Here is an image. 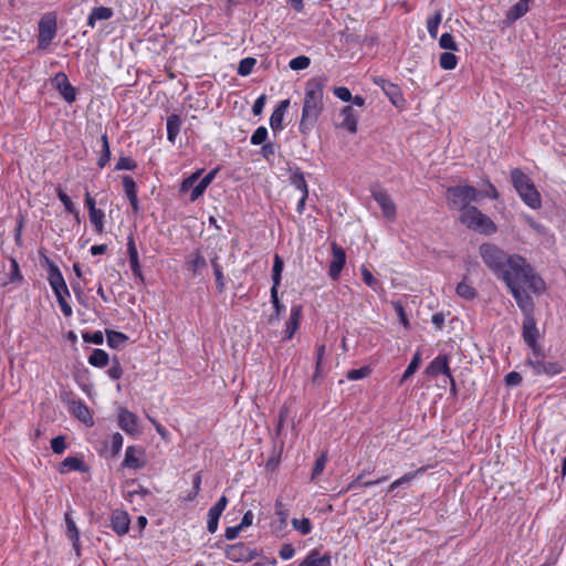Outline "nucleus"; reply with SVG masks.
Instances as JSON below:
<instances>
[{
    "label": "nucleus",
    "mask_w": 566,
    "mask_h": 566,
    "mask_svg": "<svg viewBox=\"0 0 566 566\" xmlns=\"http://www.w3.org/2000/svg\"><path fill=\"white\" fill-rule=\"evenodd\" d=\"M479 252L484 264L505 283L518 307L530 314L534 307L531 294H539L545 290L544 281L532 265L525 258L507 254L493 243H483Z\"/></svg>",
    "instance_id": "f257e3e1"
},
{
    "label": "nucleus",
    "mask_w": 566,
    "mask_h": 566,
    "mask_svg": "<svg viewBox=\"0 0 566 566\" xmlns=\"http://www.w3.org/2000/svg\"><path fill=\"white\" fill-rule=\"evenodd\" d=\"M448 205L460 213L471 208V202H479L483 198L497 199L499 192L495 187L486 181L482 187L475 188L469 185L449 187L446 191Z\"/></svg>",
    "instance_id": "f03ea898"
},
{
    "label": "nucleus",
    "mask_w": 566,
    "mask_h": 566,
    "mask_svg": "<svg viewBox=\"0 0 566 566\" xmlns=\"http://www.w3.org/2000/svg\"><path fill=\"white\" fill-rule=\"evenodd\" d=\"M324 86L319 81L311 80L306 83L305 97L300 122V132L308 134L317 122L323 104Z\"/></svg>",
    "instance_id": "7ed1b4c3"
},
{
    "label": "nucleus",
    "mask_w": 566,
    "mask_h": 566,
    "mask_svg": "<svg viewBox=\"0 0 566 566\" xmlns=\"http://www.w3.org/2000/svg\"><path fill=\"white\" fill-rule=\"evenodd\" d=\"M459 220L468 229L490 235L496 232V224L476 207L467 208L459 214Z\"/></svg>",
    "instance_id": "20e7f679"
},
{
    "label": "nucleus",
    "mask_w": 566,
    "mask_h": 566,
    "mask_svg": "<svg viewBox=\"0 0 566 566\" xmlns=\"http://www.w3.org/2000/svg\"><path fill=\"white\" fill-rule=\"evenodd\" d=\"M511 179L514 188L522 200L533 209L541 207V196L531 179L520 169L511 171Z\"/></svg>",
    "instance_id": "39448f33"
},
{
    "label": "nucleus",
    "mask_w": 566,
    "mask_h": 566,
    "mask_svg": "<svg viewBox=\"0 0 566 566\" xmlns=\"http://www.w3.org/2000/svg\"><path fill=\"white\" fill-rule=\"evenodd\" d=\"M56 34V14L49 12L42 15L39 22L38 46L45 49Z\"/></svg>",
    "instance_id": "423d86ee"
},
{
    "label": "nucleus",
    "mask_w": 566,
    "mask_h": 566,
    "mask_svg": "<svg viewBox=\"0 0 566 566\" xmlns=\"http://www.w3.org/2000/svg\"><path fill=\"white\" fill-rule=\"evenodd\" d=\"M535 375L555 376L562 371V366L556 361H546L539 355L535 354L534 358L528 360Z\"/></svg>",
    "instance_id": "0eeeda50"
},
{
    "label": "nucleus",
    "mask_w": 566,
    "mask_h": 566,
    "mask_svg": "<svg viewBox=\"0 0 566 566\" xmlns=\"http://www.w3.org/2000/svg\"><path fill=\"white\" fill-rule=\"evenodd\" d=\"M373 198L381 208L384 217L389 220H394L396 217V205L391 197L381 189L373 190Z\"/></svg>",
    "instance_id": "6e6552de"
},
{
    "label": "nucleus",
    "mask_w": 566,
    "mask_h": 566,
    "mask_svg": "<svg viewBox=\"0 0 566 566\" xmlns=\"http://www.w3.org/2000/svg\"><path fill=\"white\" fill-rule=\"evenodd\" d=\"M118 426L130 436L139 433L137 416L126 408L118 410Z\"/></svg>",
    "instance_id": "1a4fd4ad"
},
{
    "label": "nucleus",
    "mask_w": 566,
    "mask_h": 566,
    "mask_svg": "<svg viewBox=\"0 0 566 566\" xmlns=\"http://www.w3.org/2000/svg\"><path fill=\"white\" fill-rule=\"evenodd\" d=\"M333 259L329 264L328 274L333 280H337L346 262L345 250L336 244H332Z\"/></svg>",
    "instance_id": "9d476101"
},
{
    "label": "nucleus",
    "mask_w": 566,
    "mask_h": 566,
    "mask_svg": "<svg viewBox=\"0 0 566 566\" xmlns=\"http://www.w3.org/2000/svg\"><path fill=\"white\" fill-rule=\"evenodd\" d=\"M53 85L59 90L61 95L64 97V99L69 103H72L75 101V90L69 82L67 76L60 72L57 73L53 81Z\"/></svg>",
    "instance_id": "9b49d317"
},
{
    "label": "nucleus",
    "mask_w": 566,
    "mask_h": 566,
    "mask_svg": "<svg viewBox=\"0 0 566 566\" xmlns=\"http://www.w3.org/2000/svg\"><path fill=\"white\" fill-rule=\"evenodd\" d=\"M145 465L144 451L135 446H129L125 452L123 467L129 469H140Z\"/></svg>",
    "instance_id": "f8f14e48"
},
{
    "label": "nucleus",
    "mask_w": 566,
    "mask_h": 566,
    "mask_svg": "<svg viewBox=\"0 0 566 566\" xmlns=\"http://www.w3.org/2000/svg\"><path fill=\"white\" fill-rule=\"evenodd\" d=\"M427 373L433 376L442 374L450 379V384L454 386V379L451 376V370L449 368L448 358L444 355H440L436 357L427 368Z\"/></svg>",
    "instance_id": "ddd939ff"
},
{
    "label": "nucleus",
    "mask_w": 566,
    "mask_h": 566,
    "mask_svg": "<svg viewBox=\"0 0 566 566\" xmlns=\"http://www.w3.org/2000/svg\"><path fill=\"white\" fill-rule=\"evenodd\" d=\"M130 520L128 514L120 510H115L111 516V526L118 535H124L129 530Z\"/></svg>",
    "instance_id": "4468645a"
},
{
    "label": "nucleus",
    "mask_w": 566,
    "mask_h": 566,
    "mask_svg": "<svg viewBox=\"0 0 566 566\" xmlns=\"http://www.w3.org/2000/svg\"><path fill=\"white\" fill-rule=\"evenodd\" d=\"M226 555L228 559L233 562L250 560L252 558L250 549L242 543L229 545L226 548Z\"/></svg>",
    "instance_id": "2eb2a0df"
},
{
    "label": "nucleus",
    "mask_w": 566,
    "mask_h": 566,
    "mask_svg": "<svg viewBox=\"0 0 566 566\" xmlns=\"http://www.w3.org/2000/svg\"><path fill=\"white\" fill-rule=\"evenodd\" d=\"M342 122L339 126L350 134H355L357 132V122L358 115L355 113L352 106H345L340 111Z\"/></svg>",
    "instance_id": "dca6fc26"
},
{
    "label": "nucleus",
    "mask_w": 566,
    "mask_h": 566,
    "mask_svg": "<svg viewBox=\"0 0 566 566\" xmlns=\"http://www.w3.org/2000/svg\"><path fill=\"white\" fill-rule=\"evenodd\" d=\"M533 0H520L517 3H515L507 12L505 17V22L507 24H511L525 15L530 10V3Z\"/></svg>",
    "instance_id": "f3484780"
},
{
    "label": "nucleus",
    "mask_w": 566,
    "mask_h": 566,
    "mask_svg": "<svg viewBox=\"0 0 566 566\" xmlns=\"http://www.w3.org/2000/svg\"><path fill=\"white\" fill-rule=\"evenodd\" d=\"M49 283L53 292L64 291L66 295H70L65 280L57 266L51 265L49 271Z\"/></svg>",
    "instance_id": "a211bd4d"
},
{
    "label": "nucleus",
    "mask_w": 566,
    "mask_h": 566,
    "mask_svg": "<svg viewBox=\"0 0 566 566\" xmlns=\"http://www.w3.org/2000/svg\"><path fill=\"white\" fill-rule=\"evenodd\" d=\"M301 316H302V305L294 304L291 307V314H290L289 321L286 323V329H285L286 338H289V339L292 338L293 335L295 334V332L297 331L300 321H301Z\"/></svg>",
    "instance_id": "6ab92c4d"
},
{
    "label": "nucleus",
    "mask_w": 566,
    "mask_h": 566,
    "mask_svg": "<svg viewBox=\"0 0 566 566\" xmlns=\"http://www.w3.org/2000/svg\"><path fill=\"white\" fill-rule=\"evenodd\" d=\"M289 106H290V99H283L280 102L279 106L272 113V115L270 117V126L274 132L282 129L283 117H284V114L287 111Z\"/></svg>",
    "instance_id": "aec40b11"
},
{
    "label": "nucleus",
    "mask_w": 566,
    "mask_h": 566,
    "mask_svg": "<svg viewBox=\"0 0 566 566\" xmlns=\"http://www.w3.org/2000/svg\"><path fill=\"white\" fill-rule=\"evenodd\" d=\"M127 251L129 255L130 269L136 277L143 279L140 263L138 259V251L134 238L130 235L127 242Z\"/></svg>",
    "instance_id": "412c9836"
},
{
    "label": "nucleus",
    "mask_w": 566,
    "mask_h": 566,
    "mask_svg": "<svg viewBox=\"0 0 566 566\" xmlns=\"http://www.w3.org/2000/svg\"><path fill=\"white\" fill-rule=\"evenodd\" d=\"M206 259L200 254L199 251L192 252L187 261V269L193 275H199L203 269H206Z\"/></svg>",
    "instance_id": "4be33fe9"
},
{
    "label": "nucleus",
    "mask_w": 566,
    "mask_h": 566,
    "mask_svg": "<svg viewBox=\"0 0 566 566\" xmlns=\"http://www.w3.org/2000/svg\"><path fill=\"white\" fill-rule=\"evenodd\" d=\"M375 83L377 85L381 86L382 91L390 98V101L394 105H399V103L402 101V97L399 92V88L396 85H394L382 78L375 80Z\"/></svg>",
    "instance_id": "5701e85b"
},
{
    "label": "nucleus",
    "mask_w": 566,
    "mask_h": 566,
    "mask_svg": "<svg viewBox=\"0 0 566 566\" xmlns=\"http://www.w3.org/2000/svg\"><path fill=\"white\" fill-rule=\"evenodd\" d=\"M123 186H124V190L129 199L133 210L135 212L138 211V199H137L136 184H135L134 179L129 176H124L123 177Z\"/></svg>",
    "instance_id": "b1692460"
},
{
    "label": "nucleus",
    "mask_w": 566,
    "mask_h": 566,
    "mask_svg": "<svg viewBox=\"0 0 566 566\" xmlns=\"http://www.w3.org/2000/svg\"><path fill=\"white\" fill-rule=\"evenodd\" d=\"M217 174V170H212L209 174H207L192 189L190 193V201H196L199 197L203 195L207 187L211 184V181L214 179Z\"/></svg>",
    "instance_id": "393cba45"
},
{
    "label": "nucleus",
    "mask_w": 566,
    "mask_h": 566,
    "mask_svg": "<svg viewBox=\"0 0 566 566\" xmlns=\"http://www.w3.org/2000/svg\"><path fill=\"white\" fill-rule=\"evenodd\" d=\"M329 555H319L317 551L311 552L298 566H329Z\"/></svg>",
    "instance_id": "a878e982"
},
{
    "label": "nucleus",
    "mask_w": 566,
    "mask_h": 566,
    "mask_svg": "<svg viewBox=\"0 0 566 566\" xmlns=\"http://www.w3.org/2000/svg\"><path fill=\"white\" fill-rule=\"evenodd\" d=\"M113 17V10L111 8H107V7H97V8H94L91 12V14L88 15V19H87V25L90 28H94L95 27V22L97 20H108Z\"/></svg>",
    "instance_id": "bb28decb"
},
{
    "label": "nucleus",
    "mask_w": 566,
    "mask_h": 566,
    "mask_svg": "<svg viewBox=\"0 0 566 566\" xmlns=\"http://www.w3.org/2000/svg\"><path fill=\"white\" fill-rule=\"evenodd\" d=\"M537 336V328L532 317H527L523 325V338L526 344L534 347Z\"/></svg>",
    "instance_id": "cd10ccee"
},
{
    "label": "nucleus",
    "mask_w": 566,
    "mask_h": 566,
    "mask_svg": "<svg viewBox=\"0 0 566 566\" xmlns=\"http://www.w3.org/2000/svg\"><path fill=\"white\" fill-rule=\"evenodd\" d=\"M180 125L181 120L178 115L172 114L167 118V138L170 143H175Z\"/></svg>",
    "instance_id": "c85d7f7f"
},
{
    "label": "nucleus",
    "mask_w": 566,
    "mask_h": 566,
    "mask_svg": "<svg viewBox=\"0 0 566 566\" xmlns=\"http://www.w3.org/2000/svg\"><path fill=\"white\" fill-rule=\"evenodd\" d=\"M65 522H66V528H67L69 536H70L71 541L73 542V547H74L76 554L78 555L80 554V545H78L80 534H78V530H77L74 521L71 518L69 513L65 514Z\"/></svg>",
    "instance_id": "c756f323"
},
{
    "label": "nucleus",
    "mask_w": 566,
    "mask_h": 566,
    "mask_svg": "<svg viewBox=\"0 0 566 566\" xmlns=\"http://www.w3.org/2000/svg\"><path fill=\"white\" fill-rule=\"evenodd\" d=\"M83 461L76 457H67L65 458L60 465V473L64 474L69 471H82L83 470Z\"/></svg>",
    "instance_id": "7c9ffc66"
},
{
    "label": "nucleus",
    "mask_w": 566,
    "mask_h": 566,
    "mask_svg": "<svg viewBox=\"0 0 566 566\" xmlns=\"http://www.w3.org/2000/svg\"><path fill=\"white\" fill-rule=\"evenodd\" d=\"M109 361L108 354L103 349H94L93 353L88 357V363L98 368L105 367Z\"/></svg>",
    "instance_id": "2f4dec72"
},
{
    "label": "nucleus",
    "mask_w": 566,
    "mask_h": 566,
    "mask_svg": "<svg viewBox=\"0 0 566 566\" xmlns=\"http://www.w3.org/2000/svg\"><path fill=\"white\" fill-rule=\"evenodd\" d=\"M423 471H424V469L420 468L417 471L406 473L405 475H402L399 479L395 480L389 485L388 492H391L392 490H395V489H397V488H399L401 485L411 483L418 475L422 474Z\"/></svg>",
    "instance_id": "473e14b6"
},
{
    "label": "nucleus",
    "mask_w": 566,
    "mask_h": 566,
    "mask_svg": "<svg viewBox=\"0 0 566 566\" xmlns=\"http://www.w3.org/2000/svg\"><path fill=\"white\" fill-rule=\"evenodd\" d=\"M291 185L295 187L301 193L308 196L307 184L303 172L295 171L290 177Z\"/></svg>",
    "instance_id": "72a5a7b5"
},
{
    "label": "nucleus",
    "mask_w": 566,
    "mask_h": 566,
    "mask_svg": "<svg viewBox=\"0 0 566 566\" xmlns=\"http://www.w3.org/2000/svg\"><path fill=\"white\" fill-rule=\"evenodd\" d=\"M106 335H107V344L112 348H119L127 340V336L120 332L107 331Z\"/></svg>",
    "instance_id": "f704fd0d"
},
{
    "label": "nucleus",
    "mask_w": 566,
    "mask_h": 566,
    "mask_svg": "<svg viewBox=\"0 0 566 566\" xmlns=\"http://www.w3.org/2000/svg\"><path fill=\"white\" fill-rule=\"evenodd\" d=\"M90 221L95 227L97 233H102L104 231V218L105 213L101 209H96L88 212Z\"/></svg>",
    "instance_id": "c9c22d12"
},
{
    "label": "nucleus",
    "mask_w": 566,
    "mask_h": 566,
    "mask_svg": "<svg viewBox=\"0 0 566 566\" xmlns=\"http://www.w3.org/2000/svg\"><path fill=\"white\" fill-rule=\"evenodd\" d=\"M439 64L443 70H453L458 64V57L452 52H444L439 57Z\"/></svg>",
    "instance_id": "e433bc0d"
},
{
    "label": "nucleus",
    "mask_w": 566,
    "mask_h": 566,
    "mask_svg": "<svg viewBox=\"0 0 566 566\" xmlns=\"http://www.w3.org/2000/svg\"><path fill=\"white\" fill-rule=\"evenodd\" d=\"M420 361H421V354H420V352H417L415 354L412 360L410 361L409 366L405 370V373L401 377L400 384L406 381L408 378H410L417 371V369L419 368Z\"/></svg>",
    "instance_id": "4c0bfd02"
},
{
    "label": "nucleus",
    "mask_w": 566,
    "mask_h": 566,
    "mask_svg": "<svg viewBox=\"0 0 566 566\" xmlns=\"http://www.w3.org/2000/svg\"><path fill=\"white\" fill-rule=\"evenodd\" d=\"M283 266H284L283 260L280 258L279 254H275L274 263H273V274H272L273 285L272 286L279 287L280 282H281Z\"/></svg>",
    "instance_id": "58836bf2"
},
{
    "label": "nucleus",
    "mask_w": 566,
    "mask_h": 566,
    "mask_svg": "<svg viewBox=\"0 0 566 566\" xmlns=\"http://www.w3.org/2000/svg\"><path fill=\"white\" fill-rule=\"evenodd\" d=\"M277 289L279 287H276V286L271 287V302L273 304L275 314L270 317V323H273L274 321H279L281 311L284 308V306L279 301Z\"/></svg>",
    "instance_id": "ea45409f"
},
{
    "label": "nucleus",
    "mask_w": 566,
    "mask_h": 566,
    "mask_svg": "<svg viewBox=\"0 0 566 566\" xmlns=\"http://www.w3.org/2000/svg\"><path fill=\"white\" fill-rule=\"evenodd\" d=\"M292 525L302 535H307L312 531V523L306 517H304V518H293L292 520Z\"/></svg>",
    "instance_id": "a19ab883"
},
{
    "label": "nucleus",
    "mask_w": 566,
    "mask_h": 566,
    "mask_svg": "<svg viewBox=\"0 0 566 566\" xmlns=\"http://www.w3.org/2000/svg\"><path fill=\"white\" fill-rule=\"evenodd\" d=\"M73 412L81 421L92 424V416L88 408L83 403H76L73 407Z\"/></svg>",
    "instance_id": "79ce46f5"
},
{
    "label": "nucleus",
    "mask_w": 566,
    "mask_h": 566,
    "mask_svg": "<svg viewBox=\"0 0 566 566\" xmlns=\"http://www.w3.org/2000/svg\"><path fill=\"white\" fill-rule=\"evenodd\" d=\"M441 20H442V14H441V12L438 11V12H436V14L433 17H431L427 21L428 32H429L430 36L433 39H436L438 35V28H439V24L441 23Z\"/></svg>",
    "instance_id": "37998d69"
},
{
    "label": "nucleus",
    "mask_w": 566,
    "mask_h": 566,
    "mask_svg": "<svg viewBox=\"0 0 566 566\" xmlns=\"http://www.w3.org/2000/svg\"><path fill=\"white\" fill-rule=\"evenodd\" d=\"M256 60L254 57H245L241 60L239 63L238 73L241 76H248L252 72Z\"/></svg>",
    "instance_id": "c03bdc74"
},
{
    "label": "nucleus",
    "mask_w": 566,
    "mask_h": 566,
    "mask_svg": "<svg viewBox=\"0 0 566 566\" xmlns=\"http://www.w3.org/2000/svg\"><path fill=\"white\" fill-rule=\"evenodd\" d=\"M56 298H57V302H59V305L63 312V314L66 316V317H70L72 316L73 314V311H72V307L70 306V304L66 302V297L69 295H66V293H64V291H57V292H54Z\"/></svg>",
    "instance_id": "a18cd8bd"
},
{
    "label": "nucleus",
    "mask_w": 566,
    "mask_h": 566,
    "mask_svg": "<svg viewBox=\"0 0 566 566\" xmlns=\"http://www.w3.org/2000/svg\"><path fill=\"white\" fill-rule=\"evenodd\" d=\"M102 146H103L102 155L97 161V165L101 168H103L111 159V150H109L108 139H107L106 135L102 136Z\"/></svg>",
    "instance_id": "49530a36"
},
{
    "label": "nucleus",
    "mask_w": 566,
    "mask_h": 566,
    "mask_svg": "<svg viewBox=\"0 0 566 566\" xmlns=\"http://www.w3.org/2000/svg\"><path fill=\"white\" fill-rule=\"evenodd\" d=\"M457 294L463 298L471 300L475 296V290L465 282H460L457 285Z\"/></svg>",
    "instance_id": "de8ad7c7"
},
{
    "label": "nucleus",
    "mask_w": 566,
    "mask_h": 566,
    "mask_svg": "<svg viewBox=\"0 0 566 566\" xmlns=\"http://www.w3.org/2000/svg\"><path fill=\"white\" fill-rule=\"evenodd\" d=\"M221 512L210 507L209 512H208V523H207V528L210 533H214L218 528V522H219V517L221 516Z\"/></svg>",
    "instance_id": "09e8293b"
},
{
    "label": "nucleus",
    "mask_w": 566,
    "mask_h": 566,
    "mask_svg": "<svg viewBox=\"0 0 566 566\" xmlns=\"http://www.w3.org/2000/svg\"><path fill=\"white\" fill-rule=\"evenodd\" d=\"M56 193H57L59 199L64 205L65 209L69 212L75 214L76 218H78V212L76 211L71 198L61 188L56 189Z\"/></svg>",
    "instance_id": "8fccbe9b"
},
{
    "label": "nucleus",
    "mask_w": 566,
    "mask_h": 566,
    "mask_svg": "<svg viewBox=\"0 0 566 566\" xmlns=\"http://www.w3.org/2000/svg\"><path fill=\"white\" fill-rule=\"evenodd\" d=\"M310 63H311L310 57H307L305 55H300V56L292 59L290 61L289 65L293 71H301V70L308 67Z\"/></svg>",
    "instance_id": "3c124183"
},
{
    "label": "nucleus",
    "mask_w": 566,
    "mask_h": 566,
    "mask_svg": "<svg viewBox=\"0 0 566 566\" xmlns=\"http://www.w3.org/2000/svg\"><path fill=\"white\" fill-rule=\"evenodd\" d=\"M365 472H361L350 484H349V489H355L357 486H364V488H369V486H373V485H376V484H379L384 481H386L388 478L387 476H382L380 479H377V480H374V481H366L364 483H360V480L361 478L364 476Z\"/></svg>",
    "instance_id": "603ef678"
},
{
    "label": "nucleus",
    "mask_w": 566,
    "mask_h": 566,
    "mask_svg": "<svg viewBox=\"0 0 566 566\" xmlns=\"http://www.w3.org/2000/svg\"><path fill=\"white\" fill-rule=\"evenodd\" d=\"M439 45L444 50L457 51L458 45L451 33H443L439 39Z\"/></svg>",
    "instance_id": "864d4df0"
},
{
    "label": "nucleus",
    "mask_w": 566,
    "mask_h": 566,
    "mask_svg": "<svg viewBox=\"0 0 566 566\" xmlns=\"http://www.w3.org/2000/svg\"><path fill=\"white\" fill-rule=\"evenodd\" d=\"M211 264L213 268L217 286H218L219 291L222 292L224 290V281H223V274H222L221 268L217 262V256L211 260Z\"/></svg>",
    "instance_id": "5fc2aeb1"
},
{
    "label": "nucleus",
    "mask_w": 566,
    "mask_h": 566,
    "mask_svg": "<svg viewBox=\"0 0 566 566\" xmlns=\"http://www.w3.org/2000/svg\"><path fill=\"white\" fill-rule=\"evenodd\" d=\"M268 137V129L263 126L258 127L251 136L252 145H261Z\"/></svg>",
    "instance_id": "6e6d98bb"
},
{
    "label": "nucleus",
    "mask_w": 566,
    "mask_h": 566,
    "mask_svg": "<svg viewBox=\"0 0 566 566\" xmlns=\"http://www.w3.org/2000/svg\"><path fill=\"white\" fill-rule=\"evenodd\" d=\"M369 374H370V368L365 366V367H361L358 369L348 370L347 378L349 380H358V379H363V378L369 376Z\"/></svg>",
    "instance_id": "4d7b16f0"
},
{
    "label": "nucleus",
    "mask_w": 566,
    "mask_h": 566,
    "mask_svg": "<svg viewBox=\"0 0 566 566\" xmlns=\"http://www.w3.org/2000/svg\"><path fill=\"white\" fill-rule=\"evenodd\" d=\"M123 436L118 432L114 433L111 438V450H112V454L113 455H116L119 453V451L122 450L123 448Z\"/></svg>",
    "instance_id": "13d9d810"
},
{
    "label": "nucleus",
    "mask_w": 566,
    "mask_h": 566,
    "mask_svg": "<svg viewBox=\"0 0 566 566\" xmlns=\"http://www.w3.org/2000/svg\"><path fill=\"white\" fill-rule=\"evenodd\" d=\"M327 462V454L324 452L322 453L315 461L312 478L315 479L317 475H319Z\"/></svg>",
    "instance_id": "bf43d9fd"
},
{
    "label": "nucleus",
    "mask_w": 566,
    "mask_h": 566,
    "mask_svg": "<svg viewBox=\"0 0 566 566\" xmlns=\"http://www.w3.org/2000/svg\"><path fill=\"white\" fill-rule=\"evenodd\" d=\"M107 374L114 380H117L123 376V369L117 358L113 359L112 366L107 370Z\"/></svg>",
    "instance_id": "052dcab7"
},
{
    "label": "nucleus",
    "mask_w": 566,
    "mask_h": 566,
    "mask_svg": "<svg viewBox=\"0 0 566 566\" xmlns=\"http://www.w3.org/2000/svg\"><path fill=\"white\" fill-rule=\"evenodd\" d=\"M82 337H83L84 342L93 343L96 345H101L104 342L103 333L99 331L94 332V333H84Z\"/></svg>",
    "instance_id": "680f3d73"
},
{
    "label": "nucleus",
    "mask_w": 566,
    "mask_h": 566,
    "mask_svg": "<svg viewBox=\"0 0 566 566\" xmlns=\"http://www.w3.org/2000/svg\"><path fill=\"white\" fill-rule=\"evenodd\" d=\"M275 514L279 516L281 528H284L286 526L289 514L281 502H276L275 504Z\"/></svg>",
    "instance_id": "e2e57ef3"
},
{
    "label": "nucleus",
    "mask_w": 566,
    "mask_h": 566,
    "mask_svg": "<svg viewBox=\"0 0 566 566\" xmlns=\"http://www.w3.org/2000/svg\"><path fill=\"white\" fill-rule=\"evenodd\" d=\"M51 448L56 454L63 453L66 448L64 438L62 436L53 438L51 440Z\"/></svg>",
    "instance_id": "0e129e2a"
},
{
    "label": "nucleus",
    "mask_w": 566,
    "mask_h": 566,
    "mask_svg": "<svg viewBox=\"0 0 566 566\" xmlns=\"http://www.w3.org/2000/svg\"><path fill=\"white\" fill-rule=\"evenodd\" d=\"M361 277L364 283L369 287L376 289V286L378 285V281L374 277L371 272L365 266L361 268Z\"/></svg>",
    "instance_id": "69168bd1"
},
{
    "label": "nucleus",
    "mask_w": 566,
    "mask_h": 566,
    "mask_svg": "<svg viewBox=\"0 0 566 566\" xmlns=\"http://www.w3.org/2000/svg\"><path fill=\"white\" fill-rule=\"evenodd\" d=\"M136 167L134 160L129 157H122L116 164L117 170H132Z\"/></svg>",
    "instance_id": "338daca9"
},
{
    "label": "nucleus",
    "mask_w": 566,
    "mask_h": 566,
    "mask_svg": "<svg viewBox=\"0 0 566 566\" xmlns=\"http://www.w3.org/2000/svg\"><path fill=\"white\" fill-rule=\"evenodd\" d=\"M199 176H200V171H197V172L192 174L191 176H189L188 178H186L181 184L180 191L181 192L188 191L195 185V182L198 180Z\"/></svg>",
    "instance_id": "774afa93"
}]
</instances>
